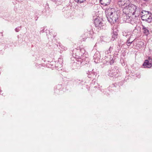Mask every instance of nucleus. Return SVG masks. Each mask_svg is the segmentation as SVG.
Returning <instances> with one entry per match:
<instances>
[{
	"label": "nucleus",
	"instance_id": "nucleus-5",
	"mask_svg": "<svg viewBox=\"0 0 152 152\" xmlns=\"http://www.w3.org/2000/svg\"><path fill=\"white\" fill-rule=\"evenodd\" d=\"M118 5L124 9L130 3L129 0H118Z\"/></svg>",
	"mask_w": 152,
	"mask_h": 152
},
{
	"label": "nucleus",
	"instance_id": "nucleus-21",
	"mask_svg": "<svg viewBox=\"0 0 152 152\" xmlns=\"http://www.w3.org/2000/svg\"><path fill=\"white\" fill-rule=\"evenodd\" d=\"M99 24V25H98V28H99L101 29H103L104 28L103 27L105 26L103 25V23H102V21Z\"/></svg>",
	"mask_w": 152,
	"mask_h": 152
},
{
	"label": "nucleus",
	"instance_id": "nucleus-36",
	"mask_svg": "<svg viewBox=\"0 0 152 152\" xmlns=\"http://www.w3.org/2000/svg\"><path fill=\"white\" fill-rule=\"evenodd\" d=\"M17 37H18L19 36H17Z\"/></svg>",
	"mask_w": 152,
	"mask_h": 152
},
{
	"label": "nucleus",
	"instance_id": "nucleus-8",
	"mask_svg": "<svg viewBox=\"0 0 152 152\" xmlns=\"http://www.w3.org/2000/svg\"><path fill=\"white\" fill-rule=\"evenodd\" d=\"M72 56L76 59V60L77 61L81 58L80 54V53L79 50L75 49L72 51Z\"/></svg>",
	"mask_w": 152,
	"mask_h": 152
},
{
	"label": "nucleus",
	"instance_id": "nucleus-22",
	"mask_svg": "<svg viewBox=\"0 0 152 152\" xmlns=\"http://www.w3.org/2000/svg\"><path fill=\"white\" fill-rule=\"evenodd\" d=\"M147 17V16H146L144 15H141V18L142 20H143L145 21L146 19H147L146 18Z\"/></svg>",
	"mask_w": 152,
	"mask_h": 152
},
{
	"label": "nucleus",
	"instance_id": "nucleus-30",
	"mask_svg": "<svg viewBox=\"0 0 152 152\" xmlns=\"http://www.w3.org/2000/svg\"><path fill=\"white\" fill-rule=\"evenodd\" d=\"M141 1H144L145 2H147V1H148L149 0H141Z\"/></svg>",
	"mask_w": 152,
	"mask_h": 152
},
{
	"label": "nucleus",
	"instance_id": "nucleus-1",
	"mask_svg": "<svg viewBox=\"0 0 152 152\" xmlns=\"http://www.w3.org/2000/svg\"><path fill=\"white\" fill-rule=\"evenodd\" d=\"M105 13L108 21L111 24L116 22L120 16V11L113 8L107 9Z\"/></svg>",
	"mask_w": 152,
	"mask_h": 152
},
{
	"label": "nucleus",
	"instance_id": "nucleus-32",
	"mask_svg": "<svg viewBox=\"0 0 152 152\" xmlns=\"http://www.w3.org/2000/svg\"><path fill=\"white\" fill-rule=\"evenodd\" d=\"M137 77L139 78H140V76L139 75V76H137Z\"/></svg>",
	"mask_w": 152,
	"mask_h": 152
},
{
	"label": "nucleus",
	"instance_id": "nucleus-19",
	"mask_svg": "<svg viewBox=\"0 0 152 152\" xmlns=\"http://www.w3.org/2000/svg\"><path fill=\"white\" fill-rule=\"evenodd\" d=\"M118 34L116 32H113V34L112 35V38L111 39L112 40H114L115 39L117 38Z\"/></svg>",
	"mask_w": 152,
	"mask_h": 152
},
{
	"label": "nucleus",
	"instance_id": "nucleus-15",
	"mask_svg": "<svg viewBox=\"0 0 152 152\" xmlns=\"http://www.w3.org/2000/svg\"><path fill=\"white\" fill-rule=\"evenodd\" d=\"M115 67L111 68L110 70H109L108 72V75L111 77H113V73L114 72Z\"/></svg>",
	"mask_w": 152,
	"mask_h": 152
},
{
	"label": "nucleus",
	"instance_id": "nucleus-27",
	"mask_svg": "<svg viewBox=\"0 0 152 152\" xmlns=\"http://www.w3.org/2000/svg\"><path fill=\"white\" fill-rule=\"evenodd\" d=\"M130 36H129V37L128 38V39L127 40V41L126 42V43H130L131 42L130 41Z\"/></svg>",
	"mask_w": 152,
	"mask_h": 152
},
{
	"label": "nucleus",
	"instance_id": "nucleus-26",
	"mask_svg": "<svg viewBox=\"0 0 152 152\" xmlns=\"http://www.w3.org/2000/svg\"><path fill=\"white\" fill-rule=\"evenodd\" d=\"M134 40H133L130 42V43H126L127 45L128 46H130L131 44L132 43V42H133Z\"/></svg>",
	"mask_w": 152,
	"mask_h": 152
},
{
	"label": "nucleus",
	"instance_id": "nucleus-14",
	"mask_svg": "<svg viewBox=\"0 0 152 152\" xmlns=\"http://www.w3.org/2000/svg\"><path fill=\"white\" fill-rule=\"evenodd\" d=\"M113 77L115 78L121 76V74L120 73L119 70H118V69H117L116 68L114 72L113 73Z\"/></svg>",
	"mask_w": 152,
	"mask_h": 152
},
{
	"label": "nucleus",
	"instance_id": "nucleus-33",
	"mask_svg": "<svg viewBox=\"0 0 152 152\" xmlns=\"http://www.w3.org/2000/svg\"><path fill=\"white\" fill-rule=\"evenodd\" d=\"M75 1L76 2H77L79 1L78 0H75Z\"/></svg>",
	"mask_w": 152,
	"mask_h": 152
},
{
	"label": "nucleus",
	"instance_id": "nucleus-35",
	"mask_svg": "<svg viewBox=\"0 0 152 152\" xmlns=\"http://www.w3.org/2000/svg\"><path fill=\"white\" fill-rule=\"evenodd\" d=\"M47 31H48V32L49 31H48V30Z\"/></svg>",
	"mask_w": 152,
	"mask_h": 152
},
{
	"label": "nucleus",
	"instance_id": "nucleus-13",
	"mask_svg": "<svg viewBox=\"0 0 152 152\" xmlns=\"http://www.w3.org/2000/svg\"><path fill=\"white\" fill-rule=\"evenodd\" d=\"M111 1V0H100L101 4L106 6L109 4Z\"/></svg>",
	"mask_w": 152,
	"mask_h": 152
},
{
	"label": "nucleus",
	"instance_id": "nucleus-24",
	"mask_svg": "<svg viewBox=\"0 0 152 152\" xmlns=\"http://www.w3.org/2000/svg\"><path fill=\"white\" fill-rule=\"evenodd\" d=\"M21 26H20L19 27H18L17 28H16L15 29V31L16 32H19L21 29Z\"/></svg>",
	"mask_w": 152,
	"mask_h": 152
},
{
	"label": "nucleus",
	"instance_id": "nucleus-20",
	"mask_svg": "<svg viewBox=\"0 0 152 152\" xmlns=\"http://www.w3.org/2000/svg\"><path fill=\"white\" fill-rule=\"evenodd\" d=\"M148 16V18L146 19L145 21L149 23L151 22L152 20V17L150 15Z\"/></svg>",
	"mask_w": 152,
	"mask_h": 152
},
{
	"label": "nucleus",
	"instance_id": "nucleus-9",
	"mask_svg": "<svg viewBox=\"0 0 152 152\" xmlns=\"http://www.w3.org/2000/svg\"><path fill=\"white\" fill-rule=\"evenodd\" d=\"M100 55L99 52V51H96L94 54V62L96 63H98L100 61Z\"/></svg>",
	"mask_w": 152,
	"mask_h": 152
},
{
	"label": "nucleus",
	"instance_id": "nucleus-4",
	"mask_svg": "<svg viewBox=\"0 0 152 152\" xmlns=\"http://www.w3.org/2000/svg\"><path fill=\"white\" fill-rule=\"evenodd\" d=\"M89 59L85 56H83L82 57L80 58L77 61V62H75L73 64L75 65L77 64V67H80L82 65H85L87 64V63H89Z\"/></svg>",
	"mask_w": 152,
	"mask_h": 152
},
{
	"label": "nucleus",
	"instance_id": "nucleus-11",
	"mask_svg": "<svg viewBox=\"0 0 152 152\" xmlns=\"http://www.w3.org/2000/svg\"><path fill=\"white\" fill-rule=\"evenodd\" d=\"M93 69L91 71V70H88L87 74H88V76L89 78L92 77L93 78H94L96 76V73L93 71Z\"/></svg>",
	"mask_w": 152,
	"mask_h": 152
},
{
	"label": "nucleus",
	"instance_id": "nucleus-17",
	"mask_svg": "<svg viewBox=\"0 0 152 152\" xmlns=\"http://www.w3.org/2000/svg\"><path fill=\"white\" fill-rule=\"evenodd\" d=\"M140 14L141 15H143L147 16L149 15V11L143 10L140 13Z\"/></svg>",
	"mask_w": 152,
	"mask_h": 152
},
{
	"label": "nucleus",
	"instance_id": "nucleus-6",
	"mask_svg": "<svg viewBox=\"0 0 152 152\" xmlns=\"http://www.w3.org/2000/svg\"><path fill=\"white\" fill-rule=\"evenodd\" d=\"M152 58L149 57L148 60H145L143 64L144 68H150L152 66Z\"/></svg>",
	"mask_w": 152,
	"mask_h": 152
},
{
	"label": "nucleus",
	"instance_id": "nucleus-3",
	"mask_svg": "<svg viewBox=\"0 0 152 152\" xmlns=\"http://www.w3.org/2000/svg\"><path fill=\"white\" fill-rule=\"evenodd\" d=\"M113 46H111L108 49L105 50L104 52L105 53V59L104 60L103 62L105 64L107 65L110 64L111 65L114 63V61L112 58L111 57L110 55H108L110 53L111 51L113 50Z\"/></svg>",
	"mask_w": 152,
	"mask_h": 152
},
{
	"label": "nucleus",
	"instance_id": "nucleus-25",
	"mask_svg": "<svg viewBox=\"0 0 152 152\" xmlns=\"http://www.w3.org/2000/svg\"><path fill=\"white\" fill-rule=\"evenodd\" d=\"M128 33H129V32L126 33L125 32H123V34L124 36H125V37H128L129 38V35L128 34Z\"/></svg>",
	"mask_w": 152,
	"mask_h": 152
},
{
	"label": "nucleus",
	"instance_id": "nucleus-10",
	"mask_svg": "<svg viewBox=\"0 0 152 152\" xmlns=\"http://www.w3.org/2000/svg\"><path fill=\"white\" fill-rule=\"evenodd\" d=\"M63 61L61 58H59L58 61L55 64V67L57 68V69H61V68L62 66L63 65Z\"/></svg>",
	"mask_w": 152,
	"mask_h": 152
},
{
	"label": "nucleus",
	"instance_id": "nucleus-2",
	"mask_svg": "<svg viewBox=\"0 0 152 152\" xmlns=\"http://www.w3.org/2000/svg\"><path fill=\"white\" fill-rule=\"evenodd\" d=\"M123 13H129L132 15H135V17L138 16L140 14V9L135 5L129 3L127 7L123 10Z\"/></svg>",
	"mask_w": 152,
	"mask_h": 152
},
{
	"label": "nucleus",
	"instance_id": "nucleus-31",
	"mask_svg": "<svg viewBox=\"0 0 152 152\" xmlns=\"http://www.w3.org/2000/svg\"><path fill=\"white\" fill-rule=\"evenodd\" d=\"M140 45H144V43L143 42H140Z\"/></svg>",
	"mask_w": 152,
	"mask_h": 152
},
{
	"label": "nucleus",
	"instance_id": "nucleus-34",
	"mask_svg": "<svg viewBox=\"0 0 152 152\" xmlns=\"http://www.w3.org/2000/svg\"><path fill=\"white\" fill-rule=\"evenodd\" d=\"M79 80V81H81L80 80Z\"/></svg>",
	"mask_w": 152,
	"mask_h": 152
},
{
	"label": "nucleus",
	"instance_id": "nucleus-29",
	"mask_svg": "<svg viewBox=\"0 0 152 152\" xmlns=\"http://www.w3.org/2000/svg\"><path fill=\"white\" fill-rule=\"evenodd\" d=\"M54 63L53 62V61H52L51 62H50V65H51L52 66H53L54 65H53V64Z\"/></svg>",
	"mask_w": 152,
	"mask_h": 152
},
{
	"label": "nucleus",
	"instance_id": "nucleus-16",
	"mask_svg": "<svg viewBox=\"0 0 152 152\" xmlns=\"http://www.w3.org/2000/svg\"><path fill=\"white\" fill-rule=\"evenodd\" d=\"M102 21L100 20V18H96L94 20V23L96 27H98V25H99V23L101 22Z\"/></svg>",
	"mask_w": 152,
	"mask_h": 152
},
{
	"label": "nucleus",
	"instance_id": "nucleus-37",
	"mask_svg": "<svg viewBox=\"0 0 152 152\" xmlns=\"http://www.w3.org/2000/svg\"><path fill=\"white\" fill-rule=\"evenodd\" d=\"M96 87V86H94V88H95V87Z\"/></svg>",
	"mask_w": 152,
	"mask_h": 152
},
{
	"label": "nucleus",
	"instance_id": "nucleus-28",
	"mask_svg": "<svg viewBox=\"0 0 152 152\" xmlns=\"http://www.w3.org/2000/svg\"><path fill=\"white\" fill-rule=\"evenodd\" d=\"M44 32V29L43 28H41V31H40V33H43Z\"/></svg>",
	"mask_w": 152,
	"mask_h": 152
},
{
	"label": "nucleus",
	"instance_id": "nucleus-12",
	"mask_svg": "<svg viewBox=\"0 0 152 152\" xmlns=\"http://www.w3.org/2000/svg\"><path fill=\"white\" fill-rule=\"evenodd\" d=\"M148 28L145 27L143 25H142V29L143 30V33L146 36H148L149 34V30Z\"/></svg>",
	"mask_w": 152,
	"mask_h": 152
},
{
	"label": "nucleus",
	"instance_id": "nucleus-7",
	"mask_svg": "<svg viewBox=\"0 0 152 152\" xmlns=\"http://www.w3.org/2000/svg\"><path fill=\"white\" fill-rule=\"evenodd\" d=\"M131 15H132L129 13H124L123 15V20L127 23H131L132 21Z\"/></svg>",
	"mask_w": 152,
	"mask_h": 152
},
{
	"label": "nucleus",
	"instance_id": "nucleus-23",
	"mask_svg": "<svg viewBox=\"0 0 152 152\" xmlns=\"http://www.w3.org/2000/svg\"><path fill=\"white\" fill-rule=\"evenodd\" d=\"M59 48H61V50H66V48L62 45H59Z\"/></svg>",
	"mask_w": 152,
	"mask_h": 152
},
{
	"label": "nucleus",
	"instance_id": "nucleus-18",
	"mask_svg": "<svg viewBox=\"0 0 152 152\" xmlns=\"http://www.w3.org/2000/svg\"><path fill=\"white\" fill-rule=\"evenodd\" d=\"M80 50V53L81 58L83 56H84V54L85 53V50L84 48H82L79 50Z\"/></svg>",
	"mask_w": 152,
	"mask_h": 152
}]
</instances>
